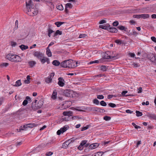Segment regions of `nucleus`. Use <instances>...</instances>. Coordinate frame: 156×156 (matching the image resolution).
Wrapping results in <instances>:
<instances>
[{"instance_id":"9","label":"nucleus","mask_w":156,"mask_h":156,"mask_svg":"<svg viewBox=\"0 0 156 156\" xmlns=\"http://www.w3.org/2000/svg\"><path fill=\"white\" fill-rule=\"evenodd\" d=\"M34 55L39 59H41L43 56L44 54L39 51H36L34 52Z\"/></svg>"},{"instance_id":"60","label":"nucleus","mask_w":156,"mask_h":156,"mask_svg":"<svg viewBox=\"0 0 156 156\" xmlns=\"http://www.w3.org/2000/svg\"><path fill=\"white\" fill-rule=\"evenodd\" d=\"M127 91L126 90H124L122 93V96H125V94L127 93Z\"/></svg>"},{"instance_id":"36","label":"nucleus","mask_w":156,"mask_h":156,"mask_svg":"<svg viewBox=\"0 0 156 156\" xmlns=\"http://www.w3.org/2000/svg\"><path fill=\"white\" fill-rule=\"evenodd\" d=\"M65 6L68 8L71 9L73 7V5L71 3H68L66 4Z\"/></svg>"},{"instance_id":"64","label":"nucleus","mask_w":156,"mask_h":156,"mask_svg":"<svg viewBox=\"0 0 156 156\" xmlns=\"http://www.w3.org/2000/svg\"><path fill=\"white\" fill-rule=\"evenodd\" d=\"M126 112L128 113H132L133 112V111L130 110H126Z\"/></svg>"},{"instance_id":"53","label":"nucleus","mask_w":156,"mask_h":156,"mask_svg":"<svg viewBox=\"0 0 156 156\" xmlns=\"http://www.w3.org/2000/svg\"><path fill=\"white\" fill-rule=\"evenodd\" d=\"M87 36V35L86 34H80L79 37V38H82L85 37Z\"/></svg>"},{"instance_id":"14","label":"nucleus","mask_w":156,"mask_h":156,"mask_svg":"<svg viewBox=\"0 0 156 156\" xmlns=\"http://www.w3.org/2000/svg\"><path fill=\"white\" fill-rule=\"evenodd\" d=\"M104 60V58H102L98 60H96L94 61H91L90 62V64H91L93 63H102L104 61L103 60Z\"/></svg>"},{"instance_id":"24","label":"nucleus","mask_w":156,"mask_h":156,"mask_svg":"<svg viewBox=\"0 0 156 156\" xmlns=\"http://www.w3.org/2000/svg\"><path fill=\"white\" fill-rule=\"evenodd\" d=\"M30 76L29 75H27V80L24 81V83L26 84H29L30 82Z\"/></svg>"},{"instance_id":"31","label":"nucleus","mask_w":156,"mask_h":156,"mask_svg":"<svg viewBox=\"0 0 156 156\" xmlns=\"http://www.w3.org/2000/svg\"><path fill=\"white\" fill-rule=\"evenodd\" d=\"M64 23V22H57L55 23V24L58 27H59L61 25Z\"/></svg>"},{"instance_id":"57","label":"nucleus","mask_w":156,"mask_h":156,"mask_svg":"<svg viewBox=\"0 0 156 156\" xmlns=\"http://www.w3.org/2000/svg\"><path fill=\"white\" fill-rule=\"evenodd\" d=\"M34 124H27V125L28 127H33L34 126Z\"/></svg>"},{"instance_id":"29","label":"nucleus","mask_w":156,"mask_h":156,"mask_svg":"<svg viewBox=\"0 0 156 156\" xmlns=\"http://www.w3.org/2000/svg\"><path fill=\"white\" fill-rule=\"evenodd\" d=\"M120 30H125L126 31L127 29V28L125 27V26H119L118 27Z\"/></svg>"},{"instance_id":"34","label":"nucleus","mask_w":156,"mask_h":156,"mask_svg":"<svg viewBox=\"0 0 156 156\" xmlns=\"http://www.w3.org/2000/svg\"><path fill=\"white\" fill-rule=\"evenodd\" d=\"M10 44L12 47H15L17 45V43L13 41H11L10 42Z\"/></svg>"},{"instance_id":"3","label":"nucleus","mask_w":156,"mask_h":156,"mask_svg":"<svg viewBox=\"0 0 156 156\" xmlns=\"http://www.w3.org/2000/svg\"><path fill=\"white\" fill-rule=\"evenodd\" d=\"M147 57L153 65H156V55L153 53H150L147 55Z\"/></svg>"},{"instance_id":"39","label":"nucleus","mask_w":156,"mask_h":156,"mask_svg":"<svg viewBox=\"0 0 156 156\" xmlns=\"http://www.w3.org/2000/svg\"><path fill=\"white\" fill-rule=\"evenodd\" d=\"M9 64L8 63L5 62L2 63L0 66L2 67H7L9 65Z\"/></svg>"},{"instance_id":"25","label":"nucleus","mask_w":156,"mask_h":156,"mask_svg":"<svg viewBox=\"0 0 156 156\" xmlns=\"http://www.w3.org/2000/svg\"><path fill=\"white\" fill-rule=\"evenodd\" d=\"M20 47L22 50H26L28 48L27 46L23 44L20 45Z\"/></svg>"},{"instance_id":"55","label":"nucleus","mask_w":156,"mask_h":156,"mask_svg":"<svg viewBox=\"0 0 156 156\" xmlns=\"http://www.w3.org/2000/svg\"><path fill=\"white\" fill-rule=\"evenodd\" d=\"M28 103V101L27 100H25L23 102V105L24 106L26 105Z\"/></svg>"},{"instance_id":"59","label":"nucleus","mask_w":156,"mask_h":156,"mask_svg":"<svg viewBox=\"0 0 156 156\" xmlns=\"http://www.w3.org/2000/svg\"><path fill=\"white\" fill-rule=\"evenodd\" d=\"M142 92V88L141 87H140L138 89V90L137 91V93H140Z\"/></svg>"},{"instance_id":"63","label":"nucleus","mask_w":156,"mask_h":156,"mask_svg":"<svg viewBox=\"0 0 156 156\" xmlns=\"http://www.w3.org/2000/svg\"><path fill=\"white\" fill-rule=\"evenodd\" d=\"M106 22V21L105 20H101L99 22V23L100 24H103L104 23H105Z\"/></svg>"},{"instance_id":"13","label":"nucleus","mask_w":156,"mask_h":156,"mask_svg":"<svg viewBox=\"0 0 156 156\" xmlns=\"http://www.w3.org/2000/svg\"><path fill=\"white\" fill-rule=\"evenodd\" d=\"M110 26L109 24L107 23L104 25H100L99 28L105 30H108V29H109Z\"/></svg>"},{"instance_id":"33","label":"nucleus","mask_w":156,"mask_h":156,"mask_svg":"<svg viewBox=\"0 0 156 156\" xmlns=\"http://www.w3.org/2000/svg\"><path fill=\"white\" fill-rule=\"evenodd\" d=\"M71 119V118L69 116H66L62 118V119L63 121H69Z\"/></svg>"},{"instance_id":"58","label":"nucleus","mask_w":156,"mask_h":156,"mask_svg":"<svg viewBox=\"0 0 156 156\" xmlns=\"http://www.w3.org/2000/svg\"><path fill=\"white\" fill-rule=\"evenodd\" d=\"M83 148V146L80 144V145L78 147V149L80 150H82Z\"/></svg>"},{"instance_id":"22","label":"nucleus","mask_w":156,"mask_h":156,"mask_svg":"<svg viewBox=\"0 0 156 156\" xmlns=\"http://www.w3.org/2000/svg\"><path fill=\"white\" fill-rule=\"evenodd\" d=\"M109 52H108L105 54V58L107 59H111L113 58L114 57V56L109 55Z\"/></svg>"},{"instance_id":"19","label":"nucleus","mask_w":156,"mask_h":156,"mask_svg":"<svg viewBox=\"0 0 156 156\" xmlns=\"http://www.w3.org/2000/svg\"><path fill=\"white\" fill-rule=\"evenodd\" d=\"M46 54L48 57H51L52 56L51 52L49 47L46 48Z\"/></svg>"},{"instance_id":"51","label":"nucleus","mask_w":156,"mask_h":156,"mask_svg":"<svg viewBox=\"0 0 156 156\" xmlns=\"http://www.w3.org/2000/svg\"><path fill=\"white\" fill-rule=\"evenodd\" d=\"M53 154V153L51 151H49L47 152L45 154L47 156H49L52 155Z\"/></svg>"},{"instance_id":"62","label":"nucleus","mask_w":156,"mask_h":156,"mask_svg":"<svg viewBox=\"0 0 156 156\" xmlns=\"http://www.w3.org/2000/svg\"><path fill=\"white\" fill-rule=\"evenodd\" d=\"M105 112V110L104 109H102L99 108V109L98 112L101 113H104Z\"/></svg>"},{"instance_id":"18","label":"nucleus","mask_w":156,"mask_h":156,"mask_svg":"<svg viewBox=\"0 0 156 156\" xmlns=\"http://www.w3.org/2000/svg\"><path fill=\"white\" fill-rule=\"evenodd\" d=\"M28 63L29 65V66L31 67H33L36 64V62L35 61H29L28 62Z\"/></svg>"},{"instance_id":"15","label":"nucleus","mask_w":156,"mask_h":156,"mask_svg":"<svg viewBox=\"0 0 156 156\" xmlns=\"http://www.w3.org/2000/svg\"><path fill=\"white\" fill-rule=\"evenodd\" d=\"M63 114L65 116H71L72 115L73 113L71 111L64 112H63Z\"/></svg>"},{"instance_id":"41","label":"nucleus","mask_w":156,"mask_h":156,"mask_svg":"<svg viewBox=\"0 0 156 156\" xmlns=\"http://www.w3.org/2000/svg\"><path fill=\"white\" fill-rule=\"evenodd\" d=\"M48 36L50 37L51 36V34L52 33L54 32V31L50 29H49L48 30Z\"/></svg>"},{"instance_id":"35","label":"nucleus","mask_w":156,"mask_h":156,"mask_svg":"<svg viewBox=\"0 0 156 156\" xmlns=\"http://www.w3.org/2000/svg\"><path fill=\"white\" fill-rule=\"evenodd\" d=\"M90 110H93L96 112H98L99 109V108L98 107H94V108H90Z\"/></svg>"},{"instance_id":"2","label":"nucleus","mask_w":156,"mask_h":156,"mask_svg":"<svg viewBox=\"0 0 156 156\" xmlns=\"http://www.w3.org/2000/svg\"><path fill=\"white\" fill-rule=\"evenodd\" d=\"M64 95L66 97H75L76 96L77 93L73 90H66L63 92Z\"/></svg>"},{"instance_id":"48","label":"nucleus","mask_w":156,"mask_h":156,"mask_svg":"<svg viewBox=\"0 0 156 156\" xmlns=\"http://www.w3.org/2000/svg\"><path fill=\"white\" fill-rule=\"evenodd\" d=\"M108 105L112 108H114L116 107V105L115 104L110 103L108 104Z\"/></svg>"},{"instance_id":"54","label":"nucleus","mask_w":156,"mask_h":156,"mask_svg":"<svg viewBox=\"0 0 156 156\" xmlns=\"http://www.w3.org/2000/svg\"><path fill=\"white\" fill-rule=\"evenodd\" d=\"M87 140H83L80 144L83 146L84 145L86 144V143H87Z\"/></svg>"},{"instance_id":"12","label":"nucleus","mask_w":156,"mask_h":156,"mask_svg":"<svg viewBox=\"0 0 156 156\" xmlns=\"http://www.w3.org/2000/svg\"><path fill=\"white\" fill-rule=\"evenodd\" d=\"M156 115L150 112L147 113V116L150 119H155Z\"/></svg>"},{"instance_id":"43","label":"nucleus","mask_w":156,"mask_h":156,"mask_svg":"<svg viewBox=\"0 0 156 156\" xmlns=\"http://www.w3.org/2000/svg\"><path fill=\"white\" fill-rule=\"evenodd\" d=\"M60 129L62 130V132L63 133L68 129V128L67 127L64 126L63 128H62Z\"/></svg>"},{"instance_id":"44","label":"nucleus","mask_w":156,"mask_h":156,"mask_svg":"<svg viewBox=\"0 0 156 156\" xmlns=\"http://www.w3.org/2000/svg\"><path fill=\"white\" fill-rule=\"evenodd\" d=\"M100 105L103 106H105L107 105L106 103L104 101H101L100 103Z\"/></svg>"},{"instance_id":"1","label":"nucleus","mask_w":156,"mask_h":156,"mask_svg":"<svg viewBox=\"0 0 156 156\" xmlns=\"http://www.w3.org/2000/svg\"><path fill=\"white\" fill-rule=\"evenodd\" d=\"M6 58L11 62H15L21 61V58L20 56L11 53L7 55L6 56Z\"/></svg>"},{"instance_id":"40","label":"nucleus","mask_w":156,"mask_h":156,"mask_svg":"<svg viewBox=\"0 0 156 156\" xmlns=\"http://www.w3.org/2000/svg\"><path fill=\"white\" fill-rule=\"evenodd\" d=\"M103 119L106 121H109L111 119V117L108 116H105L103 117Z\"/></svg>"},{"instance_id":"32","label":"nucleus","mask_w":156,"mask_h":156,"mask_svg":"<svg viewBox=\"0 0 156 156\" xmlns=\"http://www.w3.org/2000/svg\"><path fill=\"white\" fill-rule=\"evenodd\" d=\"M42 58H41L40 59L41 62V63L43 64L45 63V62H46V58H47V57H44V56L42 57Z\"/></svg>"},{"instance_id":"8","label":"nucleus","mask_w":156,"mask_h":156,"mask_svg":"<svg viewBox=\"0 0 156 156\" xmlns=\"http://www.w3.org/2000/svg\"><path fill=\"white\" fill-rule=\"evenodd\" d=\"M69 63L70 64L69 66V68H74L77 66V62H76L75 61L70 59Z\"/></svg>"},{"instance_id":"5","label":"nucleus","mask_w":156,"mask_h":156,"mask_svg":"<svg viewBox=\"0 0 156 156\" xmlns=\"http://www.w3.org/2000/svg\"><path fill=\"white\" fill-rule=\"evenodd\" d=\"M43 105V103L41 101H39L38 102V104L33 105L32 104V108L33 110H36L41 108Z\"/></svg>"},{"instance_id":"42","label":"nucleus","mask_w":156,"mask_h":156,"mask_svg":"<svg viewBox=\"0 0 156 156\" xmlns=\"http://www.w3.org/2000/svg\"><path fill=\"white\" fill-rule=\"evenodd\" d=\"M101 70L103 71H106L107 69V67L106 66H102L101 67Z\"/></svg>"},{"instance_id":"28","label":"nucleus","mask_w":156,"mask_h":156,"mask_svg":"<svg viewBox=\"0 0 156 156\" xmlns=\"http://www.w3.org/2000/svg\"><path fill=\"white\" fill-rule=\"evenodd\" d=\"M104 153V152L102 151L98 152L95 154L93 156H102L103 154Z\"/></svg>"},{"instance_id":"38","label":"nucleus","mask_w":156,"mask_h":156,"mask_svg":"<svg viewBox=\"0 0 156 156\" xmlns=\"http://www.w3.org/2000/svg\"><path fill=\"white\" fill-rule=\"evenodd\" d=\"M93 103L98 105L99 104V101L97 99H95L93 100Z\"/></svg>"},{"instance_id":"46","label":"nucleus","mask_w":156,"mask_h":156,"mask_svg":"<svg viewBox=\"0 0 156 156\" xmlns=\"http://www.w3.org/2000/svg\"><path fill=\"white\" fill-rule=\"evenodd\" d=\"M97 98L99 99H102L104 98V96L102 95H98Z\"/></svg>"},{"instance_id":"30","label":"nucleus","mask_w":156,"mask_h":156,"mask_svg":"<svg viewBox=\"0 0 156 156\" xmlns=\"http://www.w3.org/2000/svg\"><path fill=\"white\" fill-rule=\"evenodd\" d=\"M62 34V32L61 31H60L58 30H56L55 33L54 34V36L55 37L57 35H61Z\"/></svg>"},{"instance_id":"50","label":"nucleus","mask_w":156,"mask_h":156,"mask_svg":"<svg viewBox=\"0 0 156 156\" xmlns=\"http://www.w3.org/2000/svg\"><path fill=\"white\" fill-rule=\"evenodd\" d=\"M115 42L118 44H122V41L119 40H116L115 41Z\"/></svg>"},{"instance_id":"16","label":"nucleus","mask_w":156,"mask_h":156,"mask_svg":"<svg viewBox=\"0 0 156 156\" xmlns=\"http://www.w3.org/2000/svg\"><path fill=\"white\" fill-rule=\"evenodd\" d=\"M31 0L29 1L28 3H27V2H26V5L28 11V10L30 11V9H31Z\"/></svg>"},{"instance_id":"49","label":"nucleus","mask_w":156,"mask_h":156,"mask_svg":"<svg viewBox=\"0 0 156 156\" xmlns=\"http://www.w3.org/2000/svg\"><path fill=\"white\" fill-rule=\"evenodd\" d=\"M119 25V22L117 21H115L113 23V25L115 27H117Z\"/></svg>"},{"instance_id":"47","label":"nucleus","mask_w":156,"mask_h":156,"mask_svg":"<svg viewBox=\"0 0 156 156\" xmlns=\"http://www.w3.org/2000/svg\"><path fill=\"white\" fill-rule=\"evenodd\" d=\"M133 17L134 18L137 19L140 18V14L133 15Z\"/></svg>"},{"instance_id":"26","label":"nucleus","mask_w":156,"mask_h":156,"mask_svg":"<svg viewBox=\"0 0 156 156\" xmlns=\"http://www.w3.org/2000/svg\"><path fill=\"white\" fill-rule=\"evenodd\" d=\"M52 64L55 66H58L60 65V63L58 61L55 60L53 61Z\"/></svg>"},{"instance_id":"21","label":"nucleus","mask_w":156,"mask_h":156,"mask_svg":"<svg viewBox=\"0 0 156 156\" xmlns=\"http://www.w3.org/2000/svg\"><path fill=\"white\" fill-rule=\"evenodd\" d=\"M57 93L56 90H54L51 96V98L53 99H55L57 98Z\"/></svg>"},{"instance_id":"6","label":"nucleus","mask_w":156,"mask_h":156,"mask_svg":"<svg viewBox=\"0 0 156 156\" xmlns=\"http://www.w3.org/2000/svg\"><path fill=\"white\" fill-rule=\"evenodd\" d=\"M69 61L70 59L66 60L63 62H62L61 63V66L64 68H69V66L70 64Z\"/></svg>"},{"instance_id":"56","label":"nucleus","mask_w":156,"mask_h":156,"mask_svg":"<svg viewBox=\"0 0 156 156\" xmlns=\"http://www.w3.org/2000/svg\"><path fill=\"white\" fill-rule=\"evenodd\" d=\"M61 133H63L62 132V131L61 129L59 130H58L57 132V134L58 135H60Z\"/></svg>"},{"instance_id":"23","label":"nucleus","mask_w":156,"mask_h":156,"mask_svg":"<svg viewBox=\"0 0 156 156\" xmlns=\"http://www.w3.org/2000/svg\"><path fill=\"white\" fill-rule=\"evenodd\" d=\"M22 84V83L21 82L20 80H17L15 84L14 85H13L15 87H19L21 86Z\"/></svg>"},{"instance_id":"7","label":"nucleus","mask_w":156,"mask_h":156,"mask_svg":"<svg viewBox=\"0 0 156 156\" xmlns=\"http://www.w3.org/2000/svg\"><path fill=\"white\" fill-rule=\"evenodd\" d=\"M54 75L55 73H50L49 76L48 77L45 78V82L47 83H51Z\"/></svg>"},{"instance_id":"10","label":"nucleus","mask_w":156,"mask_h":156,"mask_svg":"<svg viewBox=\"0 0 156 156\" xmlns=\"http://www.w3.org/2000/svg\"><path fill=\"white\" fill-rule=\"evenodd\" d=\"M64 80L62 77H59L58 78V84L60 87H63L65 85Z\"/></svg>"},{"instance_id":"4","label":"nucleus","mask_w":156,"mask_h":156,"mask_svg":"<svg viewBox=\"0 0 156 156\" xmlns=\"http://www.w3.org/2000/svg\"><path fill=\"white\" fill-rule=\"evenodd\" d=\"M38 13V10L36 8H31L30 11L28 10L27 14L31 16H34L37 15Z\"/></svg>"},{"instance_id":"61","label":"nucleus","mask_w":156,"mask_h":156,"mask_svg":"<svg viewBox=\"0 0 156 156\" xmlns=\"http://www.w3.org/2000/svg\"><path fill=\"white\" fill-rule=\"evenodd\" d=\"M151 39L153 41L156 42V38L154 37H152Z\"/></svg>"},{"instance_id":"45","label":"nucleus","mask_w":156,"mask_h":156,"mask_svg":"<svg viewBox=\"0 0 156 156\" xmlns=\"http://www.w3.org/2000/svg\"><path fill=\"white\" fill-rule=\"evenodd\" d=\"M132 125L136 129L141 128V127L140 126L137 125L134 122H133L132 123Z\"/></svg>"},{"instance_id":"20","label":"nucleus","mask_w":156,"mask_h":156,"mask_svg":"<svg viewBox=\"0 0 156 156\" xmlns=\"http://www.w3.org/2000/svg\"><path fill=\"white\" fill-rule=\"evenodd\" d=\"M149 17V15L147 14H140V18L143 19H146L148 18Z\"/></svg>"},{"instance_id":"37","label":"nucleus","mask_w":156,"mask_h":156,"mask_svg":"<svg viewBox=\"0 0 156 156\" xmlns=\"http://www.w3.org/2000/svg\"><path fill=\"white\" fill-rule=\"evenodd\" d=\"M136 116L137 117L140 116L142 115V113L138 111H136Z\"/></svg>"},{"instance_id":"52","label":"nucleus","mask_w":156,"mask_h":156,"mask_svg":"<svg viewBox=\"0 0 156 156\" xmlns=\"http://www.w3.org/2000/svg\"><path fill=\"white\" fill-rule=\"evenodd\" d=\"M88 128V126H85L81 128V131H83L87 129Z\"/></svg>"},{"instance_id":"17","label":"nucleus","mask_w":156,"mask_h":156,"mask_svg":"<svg viewBox=\"0 0 156 156\" xmlns=\"http://www.w3.org/2000/svg\"><path fill=\"white\" fill-rule=\"evenodd\" d=\"M108 31L112 33H117L118 30L115 27H109L108 29Z\"/></svg>"},{"instance_id":"11","label":"nucleus","mask_w":156,"mask_h":156,"mask_svg":"<svg viewBox=\"0 0 156 156\" xmlns=\"http://www.w3.org/2000/svg\"><path fill=\"white\" fill-rule=\"evenodd\" d=\"M99 145V144L97 143L92 144L89 146V148L91 149H94L98 147Z\"/></svg>"},{"instance_id":"27","label":"nucleus","mask_w":156,"mask_h":156,"mask_svg":"<svg viewBox=\"0 0 156 156\" xmlns=\"http://www.w3.org/2000/svg\"><path fill=\"white\" fill-rule=\"evenodd\" d=\"M57 9L60 10H62L63 9V7L62 4H58L56 7Z\"/></svg>"}]
</instances>
